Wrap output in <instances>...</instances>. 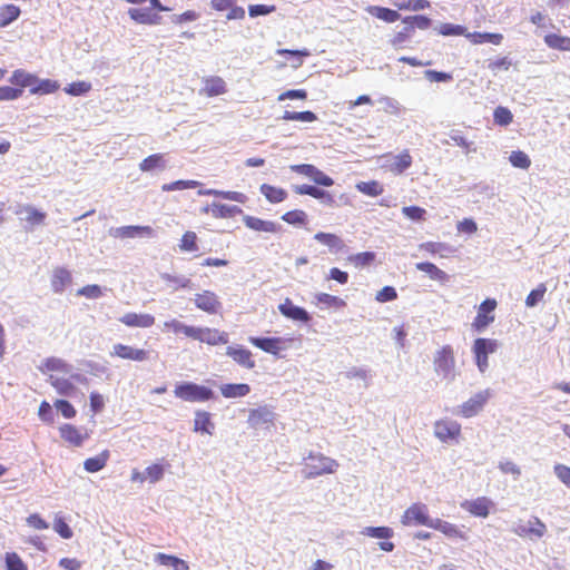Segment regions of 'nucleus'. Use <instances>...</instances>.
I'll return each instance as SVG.
<instances>
[{
  "instance_id": "1",
  "label": "nucleus",
  "mask_w": 570,
  "mask_h": 570,
  "mask_svg": "<svg viewBox=\"0 0 570 570\" xmlns=\"http://www.w3.org/2000/svg\"><path fill=\"white\" fill-rule=\"evenodd\" d=\"M434 372L442 380L452 382L455 380V357L451 345H444L433 356Z\"/></svg>"
},
{
  "instance_id": "2",
  "label": "nucleus",
  "mask_w": 570,
  "mask_h": 570,
  "mask_svg": "<svg viewBox=\"0 0 570 570\" xmlns=\"http://www.w3.org/2000/svg\"><path fill=\"white\" fill-rule=\"evenodd\" d=\"M176 397L186 402H206L214 396L212 389L194 382H181L174 390Z\"/></svg>"
},
{
  "instance_id": "3",
  "label": "nucleus",
  "mask_w": 570,
  "mask_h": 570,
  "mask_svg": "<svg viewBox=\"0 0 570 570\" xmlns=\"http://www.w3.org/2000/svg\"><path fill=\"white\" fill-rule=\"evenodd\" d=\"M433 520L429 517L428 507L419 502L410 505L401 517V523L405 527L425 525L431 528Z\"/></svg>"
},
{
  "instance_id": "4",
  "label": "nucleus",
  "mask_w": 570,
  "mask_h": 570,
  "mask_svg": "<svg viewBox=\"0 0 570 570\" xmlns=\"http://www.w3.org/2000/svg\"><path fill=\"white\" fill-rule=\"evenodd\" d=\"M498 345V341L492 338L480 337L474 341L472 350L480 372H485L489 366L488 356L497 351Z\"/></svg>"
},
{
  "instance_id": "5",
  "label": "nucleus",
  "mask_w": 570,
  "mask_h": 570,
  "mask_svg": "<svg viewBox=\"0 0 570 570\" xmlns=\"http://www.w3.org/2000/svg\"><path fill=\"white\" fill-rule=\"evenodd\" d=\"M193 340L215 346L219 344H227L229 342V335L228 333L217 328L196 326Z\"/></svg>"
},
{
  "instance_id": "6",
  "label": "nucleus",
  "mask_w": 570,
  "mask_h": 570,
  "mask_svg": "<svg viewBox=\"0 0 570 570\" xmlns=\"http://www.w3.org/2000/svg\"><path fill=\"white\" fill-rule=\"evenodd\" d=\"M293 190L297 194V195H308V196H312L316 199H318L321 202V204L327 206V207H337V203L334 198V196L325 190V189H322L315 185H295L293 186Z\"/></svg>"
},
{
  "instance_id": "7",
  "label": "nucleus",
  "mask_w": 570,
  "mask_h": 570,
  "mask_svg": "<svg viewBox=\"0 0 570 570\" xmlns=\"http://www.w3.org/2000/svg\"><path fill=\"white\" fill-rule=\"evenodd\" d=\"M490 395V390H483L475 393L460 406L458 413L464 417H472L476 415L483 409Z\"/></svg>"
},
{
  "instance_id": "8",
  "label": "nucleus",
  "mask_w": 570,
  "mask_h": 570,
  "mask_svg": "<svg viewBox=\"0 0 570 570\" xmlns=\"http://www.w3.org/2000/svg\"><path fill=\"white\" fill-rule=\"evenodd\" d=\"M461 425L453 420H440L434 423V435L442 442L456 441Z\"/></svg>"
},
{
  "instance_id": "9",
  "label": "nucleus",
  "mask_w": 570,
  "mask_h": 570,
  "mask_svg": "<svg viewBox=\"0 0 570 570\" xmlns=\"http://www.w3.org/2000/svg\"><path fill=\"white\" fill-rule=\"evenodd\" d=\"M16 214L20 217V220L24 222V229L30 232L35 227L43 225L46 219V213L37 209L31 205L21 206Z\"/></svg>"
},
{
  "instance_id": "10",
  "label": "nucleus",
  "mask_w": 570,
  "mask_h": 570,
  "mask_svg": "<svg viewBox=\"0 0 570 570\" xmlns=\"http://www.w3.org/2000/svg\"><path fill=\"white\" fill-rule=\"evenodd\" d=\"M362 534L371 538L383 540L379 543L380 549L385 552H392L395 548L391 539L394 535V531L389 527H366L363 529Z\"/></svg>"
},
{
  "instance_id": "11",
  "label": "nucleus",
  "mask_w": 570,
  "mask_h": 570,
  "mask_svg": "<svg viewBox=\"0 0 570 570\" xmlns=\"http://www.w3.org/2000/svg\"><path fill=\"white\" fill-rule=\"evenodd\" d=\"M278 311L284 317L294 322L307 324L312 320L311 314L304 307L295 305L288 297L278 305Z\"/></svg>"
},
{
  "instance_id": "12",
  "label": "nucleus",
  "mask_w": 570,
  "mask_h": 570,
  "mask_svg": "<svg viewBox=\"0 0 570 570\" xmlns=\"http://www.w3.org/2000/svg\"><path fill=\"white\" fill-rule=\"evenodd\" d=\"M495 307L497 301L493 298H487L480 304L478 314L472 324L475 331H483L494 321V315H492V312L495 309Z\"/></svg>"
},
{
  "instance_id": "13",
  "label": "nucleus",
  "mask_w": 570,
  "mask_h": 570,
  "mask_svg": "<svg viewBox=\"0 0 570 570\" xmlns=\"http://www.w3.org/2000/svg\"><path fill=\"white\" fill-rule=\"evenodd\" d=\"M196 307L208 314H217L222 308L219 297L212 291L197 293L194 298Z\"/></svg>"
},
{
  "instance_id": "14",
  "label": "nucleus",
  "mask_w": 570,
  "mask_h": 570,
  "mask_svg": "<svg viewBox=\"0 0 570 570\" xmlns=\"http://www.w3.org/2000/svg\"><path fill=\"white\" fill-rule=\"evenodd\" d=\"M493 505V502L487 497H479L474 500H465L461 503L462 509L479 518H487Z\"/></svg>"
},
{
  "instance_id": "15",
  "label": "nucleus",
  "mask_w": 570,
  "mask_h": 570,
  "mask_svg": "<svg viewBox=\"0 0 570 570\" xmlns=\"http://www.w3.org/2000/svg\"><path fill=\"white\" fill-rule=\"evenodd\" d=\"M110 355L118 356L124 360L142 362L148 358L149 352L146 350H142V348H136V347H132L129 345L118 343L112 346V351L110 352Z\"/></svg>"
},
{
  "instance_id": "16",
  "label": "nucleus",
  "mask_w": 570,
  "mask_h": 570,
  "mask_svg": "<svg viewBox=\"0 0 570 570\" xmlns=\"http://www.w3.org/2000/svg\"><path fill=\"white\" fill-rule=\"evenodd\" d=\"M226 355L233 358L235 363L247 370L255 367L252 352L242 345H230L226 348Z\"/></svg>"
},
{
  "instance_id": "17",
  "label": "nucleus",
  "mask_w": 570,
  "mask_h": 570,
  "mask_svg": "<svg viewBox=\"0 0 570 570\" xmlns=\"http://www.w3.org/2000/svg\"><path fill=\"white\" fill-rule=\"evenodd\" d=\"M275 414L267 406H259L250 410L248 415V424L254 429L268 428L273 424Z\"/></svg>"
},
{
  "instance_id": "18",
  "label": "nucleus",
  "mask_w": 570,
  "mask_h": 570,
  "mask_svg": "<svg viewBox=\"0 0 570 570\" xmlns=\"http://www.w3.org/2000/svg\"><path fill=\"white\" fill-rule=\"evenodd\" d=\"M154 230L149 226H122L112 228L110 235L116 238L151 237Z\"/></svg>"
},
{
  "instance_id": "19",
  "label": "nucleus",
  "mask_w": 570,
  "mask_h": 570,
  "mask_svg": "<svg viewBox=\"0 0 570 570\" xmlns=\"http://www.w3.org/2000/svg\"><path fill=\"white\" fill-rule=\"evenodd\" d=\"M248 342L253 344L255 347L261 348L262 351L269 353L275 356H279V352L282 350V337H263V336H249Z\"/></svg>"
},
{
  "instance_id": "20",
  "label": "nucleus",
  "mask_w": 570,
  "mask_h": 570,
  "mask_svg": "<svg viewBox=\"0 0 570 570\" xmlns=\"http://www.w3.org/2000/svg\"><path fill=\"white\" fill-rule=\"evenodd\" d=\"M243 222L247 228L256 230V232L275 234L282 229V226L277 223H274L272 220H264L258 217H254V216H249V215H245L243 217Z\"/></svg>"
},
{
  "instance_id": "21",
  "label": "nucleus",
  "mask_w": 570,
  "mask_h": 570,
  "mask_svg": "<svg viewBox=\"0 0 570 570\" xmlns=\"http://www.w3.org/2000/svg\"><path fill=\"white\" fill-rule=\"evenodd\" d=\"M128 14L134 21L141 24L156 26L161 21V17L153 12L150 8H130Z\"/></svg>"
},
{
  "instance_id": "22",
  "label": "nucleus",
  "mask_w": 570,
  "mask_h": 570,
  "mask_svg": "<svg viewBox=\"0 0 570 570\" xmlns=\"http://www.w3.org/2000/svg\"><path fill=\"white\" fill-rule=\"evenodd\" d=\"M431 528L436 531H440L450 539L466 540V534L464 531H462L458 525L444 521L442 519H434L431 524Z\"/></svg>"
},
{
  "instance_id": "23",
  "label": "nucleus",
  "mask_w": 570,
  "mask_h": 570,
  "mask_svg": "<svg viewBox=\"0 0 570 570\" xmlns=\"http://www.w3.org/2000/svg\"><path fill=\"white\" fill-rule=\"evenodd\" d=\"M314 239L327 246L328 249L334 254L344 252L346 247L344 240L340 236L332 233L318 232L314 235Z\"/></svg>"
},
{
  "instance_id": "24",
  "label": "nucleus",
  "mask_w": 570,
  "mask_h": 570,
  "mask_svg": "<svg viewBox=\"0 0 570 570\" xmlns=\"http://www.w3.org/2000/svg\"><path fill=\"white\" fill-rule=\"evenodd\" d=\"M38 370L43 374L48 372H60L63 374H70L72 371V365H70L60 357L50 356L43 360L41 365L38 366Z\"/></svg>"
},
{
  "instance_id": "25",
  "label": "nucleus",
  "mask_w": 570,
  "mask_h": 570,
  "mask_svg": "<svg viewBox=\"0 0 570 570\" xmlns=\"http://www.w3.org/2000/svg\"><path fill=\"white\" fill-rule=\"evenodd\" d=\"M119 321L129 327L147 328L154 325L155 317L150 314L127 313Z\"/></svg>"
},
{
  "instance_id": "26",
  "label": "nucleus",
  "mask_w": 570,
  "mask_h": 570,
  "mask_svg": "<svg viewBox=\"0 0 570 570\" xmlns=\"http://www.w3.org/2000/svg\"><path fill=\"white\" fill-rule=\"evenodd\" d=\"M546 525L538 518H532L528 525H518L515 533L520 537L541 538L546 533Z\"/></svg>"
},
{
  "instance_id": "27",
  "label": "nucleus",
  "mask_w": 570,
  "mask_h": 570,
  "mask_svg": "<svg viewBox=\"0 0 570 570\" xmlns=\"http://www.w3.org/2000/svg\"><path fill=\"white\" fill-rule=\"evenodd\" d=\"M412 165V156L409 150H403L402 153L394 155L391 157L390 164L387 165L390 171L395 175L403 174L406 169H409Z\"/></svg>"
},
{
  "instance_id": "28",
  "label": "nucleus",
  "mask_w": 570,
  "mask_h": 570,
  "mask_svg": "<svg viewBox=\"0 0 570 570\" xmlns=\"http://www.w3.org/2000/svg\"><path fill=\"white\" fill-rule=\"evenodd\" d=\"M48 382L62 396H72L77 392L76 385L70 379L59 377L50 374Z\"/></svg>"
},
{
  "instance_id": "29",
  "label": "nucleus",
  "mask_w": 570,
  "mask_h": 570,
  "mask_svg": "<svg viewBox=\"0 0 570 570\" xmlns=\"http://www.w3.org/2000/svg\"><path fill=\"white\" fill-rule=\"evenodd\" d=\"M71 273L65 267H57L51 277V288L55 293H62L71 283Z\"/></svg>"
},
{
  "instance_id": "30",
  "label": "nucleus",
  "mask_w": 570,
  "mask_h": 570,
  "mask_svg": "<svg viewBox=\"0 0 570 570\" xmlns=\"http://www.w3.org/2000/svg\"><path fill=\"white\" fill-rule=\"evenodd\" d=\"M249 392L250 386L246 383H228L220 386V393L226 399L243 397Z\"/></svg>"
},
{
  "instance_id": "31",
  "label": "nucleus",
  "mask_w": 570,
  "mask_h": 570,
  "mask_svg": "<svg viewBox=\"0 0 570 570\" xmlns=\"http://www.w3.org/2000/svg\"><path fill=\"white\" fill-rule=\"evenodd\" d=\"M416 269L429 275L431 279L438 281L444 284L449 281V275L440 269L435 264L430 262H421L416 264Z\"/></svg>"
},
{
  "instance_id": "32",
  "label": "nucleus",
  "mask_w": 570,
  "mask_h": 570,
  "mask_svg": "<svg viewBox=\"0 0 570 570\" xmlns=\"http://www.w3.org/2000/svg\"><path fill=\"white\" fill-rule=\"evenodd\" d=\"M210 214L215 218H229L243 214V209L236 205L213 203L210 204Z\"/></svg>"
},
{
  "instance_id": "33",
  "label": "nucleus",
  "mask_w": 570,
  "mask_h": 570,
  "mask_svg": "<svg viewBox=\"0 0 570 570\" xmlns=\"http://www.w3.org/2000/svg\"><path fill=\"white\" fill-rule=\"evenodd\" d=\"M214 423L210 420V414L206 411H197L194 419V430L196 432L213 434Z\"/></svg>"
},
{
  "instance_id": "34",
  "label": "nucleus",
  "mask_w": 570,
  "mask_h": 570,
  "mask_svg": "<svg viewBox=\"0 0 570 570\" xmlns=\"http://www.w3.org/2000/svg\"><path fill=\"white\" fill-rule=\"evenodd\" d=\"M259 190L266 199L273 204L282 203L287 197V191L285 189L268 184H263Z\"/></svg>"
},
{
  "instance_id": "35",
  "label": "nucleus",
  "mask_w": 570,
  "mask_h": 570,
  "mask_svg": "<svg viewBox=\"0 0 570 570\" xmlns=\"http://www.w3.org/2000/svg\"><path fill=\"white\" fill-rule=\"evenodd\" d=\"M21 11L20 8L14 4H3L0 7V28H6L13 21H16Z\"/></svg>"
},
{
  "instance_id": "36",
  "label": "nucleus",
  "mask_w": 570,
  "mask_h": 570,
  "mask_svg": "<svg viewBox=\"0 0 570 570\" xmlns=\"http://www.w3.org/2000/svg\"><path fill=\"white\" fill-rule=\"evenodd\" d=\"M155 560L163 566H170L174 570H189L188 563L176 556L157 553Z\"/></svg>"
},
{
  "instance_id": "37",
  "label": "nucleus",
  "mask_w": 570,
  "mask_h": 570,
  "mask_svg": "<svg viewBox=\"0 0 570 570\" xmlns=\"http://www.w3.org/2000/svg\"><path fill=\"white\" fill-rule=\"evenodd\" d=\"M204 92L209 96H218L226 92V82L220 77H209L205 80Z\"/></svg>"
},
{
  "instance_id": "38",
  "label": "nucleus",
  "mask_w": 570,
  "mask_h": 570,
  "mask_svg": "<svg viewBox=\"0 0 570 570\" xmlns=\"http://www.w3.org/2000/svg\"><path fill=\"white\" fill-rule=\"evenodd\" d=\"M367 11L377 19L390 23L395 22L401 17L397 11L384 7L370 6Z\"/></svg>"
},
{
  "instance_id": "39",
  "label": "nucleus",
  "mask_w": 570,
  "mask_h": 570,
  "mask_svg": "<svg viewBox=\"0 0 570 570\" xmlns=\"http://www.w3.org/2000/svg\"><path fill=\"white\" fill-rule=\"evenodd\" d=\"M59 83L51 79H38L35 85L30 88L32 95H48L58 90Z\"/></svg>"
},
{
  "instance_id": "40",
  "label": "nucleus",
  "mask_w": 570,
  "mask_h": 570,
  "mask_svg": "<svg viewBox=\"0 0 570 570\" xmlns=\"http://www.w3.org/2000/svg\"><path fill=\"white\" fill-rule=\"evenodd\" d=\"M473 43H484L490 42L493 45H500L503 37L500 33H490V32H469L465 35Z\"/></svg>"
},
{
  "instance_id": "41",
  "label": "nucleus",
  "mask_w": 570,
  "mask_h": 570,
  "mask_svg": "<svg viewBox=\"0 0 570 570\" xmlns=\"http://www.w3.org/2000/svg\"><path fill=\"white\" fill-rule=\"evenodd\" d=\"M10 82L20 87H32L37 82V76L24 70H14L10 77Z\"/></svg>"
},
{
  "instance_id": "42",
  "label": "nucleus",
  "mask_w": 570,
  "mask_h": 570,
  "mask_svg": "<svg viewBox=\"0 0 570 570\" xmlns=\"http://www.w3.org/2000/svg\"><path fill=\"white\" fill-rule=\"evenodd\" d=\"M161 279L173 285V289L177 291L179 288H191L193 282L190 278L183 275H173L169 273H163L160 275Z\"/></svg>"
},
{
  "instance_id": "43",
  "label": "nucleus",
  "mask_w": 570,
  "mask_h": 570,
  "mask_svg": "<svg viewBox=\"0 0 570 570\" xmlns=\"http://www.w3.org/2000/svg\"><path fill=\"white\" fill-rule=\"evenodd\" d=\"M544 42L552 49L570 51L569 37L559 36L557 33H549L544 37Z\"/></svg>"
},
{
  "instance_id": "44",
  "label": "nucleus",
  "mask_w": 570,
  "mask_h": 570,
  "mask_svg": "<svg viewBox=\"0 0 570 570\" xmlns=\"http://www.w3.org/2000/svg\"><path fill=\"white\" fill-rule=\"evenodd\" d=\"M355 188L367 196L376 197L383 193V186L377 180L360 181L355 185Z\"/></svg>"
},
{
  "instance_id": "45",
  "label": "nucleus",
  "mask_w": 570,
  "mask_h": 570,
  "mask_svg": "<svg viewBox=\"0 0 570 570\" xmlns=\"http://www.w3.org/2000/svg\"><path fill=\"white\" fill-rule=\"evenodd\" d=\"M60 435L63 440L68 441L73 445H80L82 442L81 433L71 424H63L60 428Z\"/></svg>"
},
{
  "instance_id": "46",
  "label": "nucleus",
  "mask_w": 570,
  "mask_h": 570,
  "mask_svg": "<svg viewBox=\"0 0 570 570\" xmlns=\"http://www.w3.org/2000/svg\"><path fill=\"white\" fill-rule=\"evenodd\" d=\"M157 168H159V169L165 168V161L163 159L161 154H153V155L148 156L147 158H145L139 164V169L141 171H151Z\"/></svg>"
},
{
  "instance_id": "47",
  "label": "nucleus",
  "mask_w": 570,
  "mask_h": 570,
  "mask_svg": "<svg viewBox=\"0 0 570 570\" xmlns=\"http://www.w3.org/2000/svg\"><path fill=\"white\" fill-rule=\"evenodd\" d=\"M282 119L302 121V122H313L317 119V116L313 111H309V110H305V111L285 110L282 116Z\"/></svg>"
},
{
  "instance_id": "48",
  "label": "nucleus",
  "mask_w": 570,
  "mask_h": 570,
  "mask_svg": "<svg viewBox=\"0 0 570 570\" xmlns=\"http://www.w3.org/2000/svg\"><path fill=\"white\" fill-rule=\"evenodd\" d=\"M165 326L170 328L175 334L183 333L190 338H193L196 328V326L186 325L177 320L166 322Z\"/></svg>"
},
{
  "instance_id": "49",
  "label": "nucleus",
  "mask_w": 570,
  "mask_h": 570,
  "mask_svg": "<svg viewBox=\"0 0 570 570\" xmlns=\"http://www.w3.org/2000/svg\"><path fill=\"white\" fill-rule=\"evenodd\" d=\"M509 160L515 168L528 169L531 165L529 156L521 150H513L509 156Z\"/></svg>"
},
{
  "instance_id": "50",
  "label": "nucleus",
  "mask_w": 570,
  "mask_h": 570,
  "mask_svg": "<svg viewBox=\"0 0 570 570\" xmlns=\"http://www.w3.org/2000/svg\"><path fill=\"white\" fill-rule=\"evenodd\" d=\"M375 259V253L373 252H363L358 254L351 255L348 261L354 264L356 267H365L371 265Z\"/></svg>"
},
{
  "instance_id": "51",
  "label": "nucleus",
  "mask_w": 570,
  "mask_h": 570,
  "mask_svg": "<svg viewBox=\"0 0 570 570\" xmlns=\"http://www.w3.org/2000/svg\"><path fill=\"white\" fill-rule=\"evenodd\" d=\"M282 219L291 225H303L307 220V215L304 210L294 209L285 213Z\"/></svg>"
},
{
  "instance_id": "52",
  "label": "nucleus",
  "mask_w": 570,
  "mask_h": 570,
  "mask_svg": "<svg viewBox=\"0 0 570 570\" xmlns=\"http://www.w3.org/2000/svg\"><path fill=\"white\" fill-rule=\"evenodd\" d=\"M179 248L183 252H196L198 250L197 236L194 232H186L179 244Z\"/></svg>"
},
{
  "instance_id": "53",
  "label": "nucleus",
  "mask_w": 570,
  "mask_h": 570,
  "mask_svg": "<svg viewBox=\"0 0 570 570\" xmlns=\"http://www.w3.org/2000/svg\"><path fill=\"white\" fill-rule=\"evenodd\" d=\"M198 186H200V183L197 180H176V181L163 185L161 189L164 191H174V190L196 188Z\"/></svg>"
},
{
  "instance_id": "54",
  "label": "nucleus",
  "mask_w": 570,
  "mask_h": 570,
  "mask_svg": "<svg viewBox=\"0 0 570 570\" xmlns=\"http://www.w3.org/2000/svg\"><path fill=\"white\" fill-rule=\"evenodd\" d=\"M316 299L320 304L326 305L327 307H343L345 302L338 297L327 293H320L316 295Z\"/></svg>"
},
{
  "instance_id": "55",
  "label": "nucleus",
  "mask_w": 570,
  "mask_h": 570,
  "mask_svg": "<svg viewBox=\"0 0 570 570\" xmlns=\"http://www.w3.org/2000/svg\"><path fill=\"white\" fill-rule=\"evenodd\" d=\"M91 89V83L87 81H76L69 83L65 91L71 96H82Z\"/></svg>"
},
{
  "instance_id": "56",
  "label": "nucleus",
  "mask_w": 570,
  "mask_h": 570,
  "mask_svg": "<svg viewBox=\"0 0 570 570\" xmlns=\"http://www.w3.org/2000/svg\"><path fill=\"white\" fill-rule=\"evenodd\" d=\"M439 33L442 36H465L466 28L460 24L442 23L439 27Z\"/></svg>"
},
{
  "instance_id": "57",
  "label": "nucleus",
  "mask_w": 570,
  "mask_h": 570,
  "mask_svg": "<svg viewBox=\"0 0 570 570\" xmlns=\"http://www.w3.org/2000/svg\"><path fill=\"white\" fill-rule=\"evenodd\" d=\"M493 119L500 126H508L512 121V114L508 108L499 106L494 109Z\"/></svg>"
},
{
  "instance_id": "58",
  "label": "nucleus",
  "mask_w": 570,
  "mask_h": 570,
  "mask_svg": "<svg viewBox=\"0 0 570 570\" xmlns=\"http://www.w3.org/2000/svg\"><path fill=\"white\" fill-rule=\"evenodd\" d=\"M104 294L102 288L99 285H86L78 289L77 295L83 296L86 298L96 299L101 297Z\"/></svg>"
},
{
  "instance_id": "59",
  "label": "nucleus",
  "mask_w": 570,
  "mask_h": 570,
  "mask_svg": "<svg viewBox=\"0 0 570 570\" xmlns=\"http://www.w3.org/2000/svg\"><path fill=\"white\" fill-rule=\"evenodd\" d=\"M7 570H27L26 563L16 552L6 553Z\"/></svg>"
},
{
  "instance_id": "60",
  "label": "nucleus",
  "mask_w": 570,
  "mask_h": 570,
  "mask_svg": "<svg viewBox=\"0 0 570 570\" xmlns=\"http://www.w3.org/2000/svg\"><path fill=\"white\" fill-rule=\"evenodd\" d=\"M546 291L547 288L543 284L532 289L525 298V305L528 307H534L543 298Z\"/></svg>"
},
{
  "instance_id": "61",
  "label": "nucleus",
  "mask_w": 570,
  "mask_h": 570,
  "mask_svg": "<svg viewBox=\"0 0 570 570\" xmlns=\"http://www.w3.org/2000/svg\"><path fill=\"white\" fill-rule=\"evenodd\" d=\"M424 77L431 82H448L452 80L451 73L432 69L425 70Z\"/></svg>"
},
{
  "instance_id": "62",
  "label": "nucleus",
  "mask_w": 570,
  "mask_h": 570,
  "mask_svg": "<svg viewBox=\"0 0 570 570\" xmlns=\"http://www.w3.org/2000/svg\"><path fill=\"white\" fill-rule=\"evenodd\" d=\"M55 406L58 412L66 419H71L76 415V410L73 405L67 400H57L55 402Z\"/></svg>"
},
{
  "instance_id": "63",
  "label": "nucleus",
  "mask_w": 570,
  "mask_h": 570,
  "mask_svg": "<svg viewBox=\"0 0 570 570\" xmlns=\"http://www.w3.org/2000/svg\"><path fill=\"white\" fill-rule=\"evenodd\" d=\"M313 174L311 176V179L318 186L323 187H331L334 184V180L332 177L324 174L322 170H320L317 167H314Z\"/></svg>"
},
{
  "instance_id": "64",
  "label": "nucleus",
  "mask_w": 570,
  "mask_h": 570,
  "mask_svg": "<svg viewBox=\"0 0 570 570\" xmlns=\"http://www.w3.org/2000/svg\"><path fill=\"white\" fill-rule=\"evenodd\" d=\"M402 213L409 219L417 222L424 218L426 212L424 208L419 206H404L402 208Z\"/></svg>"
}]
</instances>
